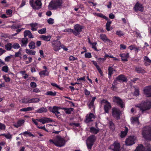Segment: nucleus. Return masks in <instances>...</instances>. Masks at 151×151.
I'll return each instance as SVG.
<instances>
[{
	"instance_id": "nucleus-1",
	"label": "nucleus",
	"mask_w": 151,
	"mask_h": 151,
	"mask_svg": "<svg viewBox=\"0 0 151 151\" xmlns=\"http://www.w3.org/2000/svg\"><path fill=\"white\" fill-rule=\"evenodd\" d=\"M63 0H52L49 4L48 8L51 10H56L61 9L63 6Z\"/></svg>"
},
{
	"instance_id": "nucleus-2",
	"label": "nucleus",
	"mask_w": 151,
	"mask_h": 151,
	"mask_svg": "<svg viewBox=\"0 0 151 151\" xmlns=\"http://www.w3.org/2000/svg\"><path fill=\"white\" fill-rule=\"evenodd\" d=\"M136 106L139 108L143 113L145 111L150 110L151 108V102L149 101H142L140 104Z\"/></svg>"
},
{
	"instance_id": "nucleus-3",
	"label": "nucleus",
	"mask_w": 151,
	"mask_h": 151,
	"mask_svg": "<svg viewBox=\"0 0 151 151\" xmlns=\"http://www.w3.org/2000/svg\"><path fill=\"white\" fill-rule=\"evenodd\" d=\"M142 134L145 139L151 140V126H147L142 128Z\"/></svg>"
},
{
	"instance_id": "nucleus-4",
	"label": "nucleus",
	"mask_w": 151,
	"mask_h": 151,
	"mask_svg": "<svg viewBox=\"0 0 151 151\" xmlns=\"http://www.w3.org/2000/svg\"><path fill=\"white\" fill-rule=\"evenodd\" d=\"M49 142H52L57 147H61L64 145L65 141L64 138L61 137L57 136L54 140L50 139Z\"/></svg>"
},
{
	"instance_id": "nucleus-5",
	"label": "nucleus",
	"mask_w": 151,
	"mask_h": 151,
	"mask_svg": "<svg viewBox=\"0 0 151 151\" xmlns=\"http://www.w3.org/2000/svg\"><path fill=\"white\" fill-rule=\"evenodd\" d=\"M29 4L33 9L38 10L42 7V4L40 0H37L34 1V0H30Z\"/></svg>"
},
{
	"instance_id": "nucleus-6",
	"label": "nucleus",
	"mask_w": 151,
	"mask_h": 151,
	"mask_svg": "<svg viewBox=\"0 0 151 151\" xmlns=\"http://www.w3.org/2000/svg\"><path fill=\"white\" fill-rule=\"evenodd\" d=\"M96 140V137L95 135H91L87 139L86 145L88 149L90 150L92 148L94 142Z\"/></svg>"
},
{
	"instance_id": "nucleus-7",
	"label": "nucleus",
	"mask_w": 151,
	"mask_h": 151,
	"mask_svg": "<svg viewBox=\"0 0 151 151\" xmlns=\"http://www.w3.org/2000/svg\"><path fill=\"white\" fill-rule=\"evenodd\" d=\"M135 151H151V145L149 143H146L144 147L142 145H140L136 148Z\"/></svg>"
},
{
	"instance_id": "nucleus-8",
	"label": "nucleus",
	"mask_w": 151,
	"mask_h": 151,
	"mask_svg": "<svg viewBox=\"0 0 151 151\" xmlns=\"http://www.w3.org/2000/svg\"><path fill=\"white\" fill-rule=\"evenodd\" d=\"M121 114V111L119 109L116 108H113L112 109V116L116 119H119Z\"/></svg>"
},
{
	"instance_id": "nucleus-9",
	"label": "nucleus",
	"mask_w": 151,
	"mask_h": 151,
	"mask_svg": "<svg viewBox=\"0 0 151 151\" xmlns=\"http://www.w3.org/2000/svg\"><path fill=\"white\" fill-rule=\"evenodd\" d=\"M83 28V26L77 24L74 26V30L73 34L76 36L79 35L81 32L82 31V29Z\"/></svg>"
},
{
	"instance_id": "nucleus-10",
	"label": "nucleus",
	"mask_w": 151,
	"mask_h": 151,
	"mask_svg": "<svg viewBox=\"0 0 151 151\" xmlns=\"http://www.w3.org/2000/svg\"><path fill=\"white\" fill-rule=\"evenodd\" d=\"M113 101L114 102L116 103L117 105L120 106L121 108H123L125 107L124 103L119 97L117 96L114 97Z\"/></svg>"
},
{
	"instance_id": "nucleus-11",
	"label": "nucleus",
	"mask_w": 151,
	"mask_h": 151,
	"mask_svg": "<svg viewBox=\"0 0 151 151\" xmlns=\"http://www.w3.org/2000/svg\"><path fill=\"white\" fill-rule=\"evenodd\" d=\"M61 42L58 40H54L52 42V46L53 50L55 51H58L60 49Z\"/></svg>"
},
{
	"instance_id": "nucleus-12",
	"label": "nucleus",
	"mask_w": 151,
	"mask_h": 151,
	"mask_svg": "<svg viewBox=\"0 0 151 151\" xmlns=\"http://www.w3.org/2000/svg\"><path fill=\"white\" fill-rule=\"evenodd\" d=\"M136 137L134 136H130L125 141L126 144L127 145H131L135 143Z\"/></svg>"
},
{
	"instance_id": "nucleus-13",
	"label": "nucleus",
	"mask_w": 151,
	"mask_h": 151,
	"mask_svg": "<svg viewBox=\"0 0 151 151\" xmlns=\"http://www.w3.org/2000/svg\"><path fill=\"white\" fill-rule=\"evenodd\" d=\"M101 104H104V109L106 113H108L109 110L111 108L110 103L107 101L103 99L101 101Z\"/></svg>"
},
{
	"instance_id": "nucleus-14",
	"label": "nucleus",
	"mask_w": 151,
	"mask_h": 151,
	"mask_svg": "<svg viewBox=\"0 0 151 151\" xmlns=\"http://www.w3.org/2000/svg\"><path fill=\"white\" fill-rule=\"evenodd\" d=\"M133 9L135 12L138 11L143 12L144 10V7L142 4L137 2L134 6Z\"/></svg>"
},
{
	"instance_id": "nucleus-15",
	"label": "nucleus",
	"mask_w": 151,
	"mask_h": 151,
	"mask_svg": "<svg viewBox=\"0 0 151 151\" xmlns=\"http://www.w3.org/2000/svg\"><path fill=\"white\" fill-rule=\"evenodd\" d=\"M109 148L111 149L114 151H120V145L119 143L114 142L109 147Z\"/></svg>"
},
{
	"instance_id": "nucleus-16",
	"label": "nucleus",
	"mask_w": 151,
	"mask_h": 151,
	"mask_svg": "<svg viewBox=\"0 0 151 151\" xmlns=\"http://www.w3.org/2000/svg\"><path fill=\"white\" fill-rule=\"evenodd\" d=\"M143 91L147 97H151V86L145 87Z\"/></svg>"
},
{
	"instance_id": "nucleus-17",
	"label": "nucleus",
	"mask_w": 151,
	"mask_h": 151,
	"mask_svg": "<svg viewBox=\"0 0 151 151\" xmlns=\"http://www.w3.org/2000/svg\"><path fill=\"white\" fill-rule=\"evenodd\" d=\"M115 81H116V82L117 81H122L123 82H127V78L123 75L121 74L119 75L116 78Z\"/></svg>"
},
{
	"instance_id": "nucleus-18",
	"label": "nucleus",
	"mask_w": 151,
	"mask_h": 151,
	"mask_svg": "<svg viewBox=\"0 0 151 151\" xmlns=\"http://www.w3.org/2000/svg\"><path fill=\"white\" fill-rule=\"evenodd\" d=\"M37 121L42 123L43 124H45L46 123L52 122V120L50 118L43 117L40 119L37 120Z\"/></svg>"
},
{
	"instance_id": "nucleus-19",
	"label": "nucleus",
	"mask_w": 151,
	"mask_h": 151,
	"mask_svg": "<svg viewBox=\"0 0 151 151\" xmlns=\"http://www.w3.org/2000/svg\"><path fill=\"white\" fill-rule=\"evenodd\" d=\"M101 39L103 41L105 42H107L109 43H112V42L106 36L105 34H103L101 35H100Z\"/></svg>"
},
{
	"instance_id": "nucleus-20",
	"label": "nucleus",
	"mask_w": 151,
	"mask_h": 151,
	"mask_svg": "<svg viewBox=\"0 0 151 151\" xmlns=\"http://www.w3.org/2000/svg\"><path fill=\"white\" fill-rule=\"evenodd\" d=\"M89 129L90 132L95 134H97L99 131V128L97 127V128H96L93 127H90Z\"/></svg>"
},
{
	"instance_id": "nucleus-21",
	"label": "nucleus",
	"mask_w": 151,
	"mask_h": 151,
	"mask_svg": "<svg viewBox=\"0 0 151 151\" xmlns=\"http://www.w3.org/2000/svg\"><path fill=\"white\" fill-rule=\"evenodd\" d=\"M131 122L132 124H136L137 125L139 124V122L138 120V117L133 116L131 119Z\"/></svg>"
},
{
	"instance_id": "nucleus-22",
	"label": "nucleus",
	"mask_w": 151,
	"mask_h": 151,
	"mask_svg": "<svg viewBox=\"0 0 151 151\" xmlns=\"http://www.w3.org/2000/svg\"><path fill=\"white\" fill-rule=\"evenodd\" d=\"M129 53H124L120 55V56L121 57L122 60L124 61H127L128 60L127 58L129 57Z\"/></svg>"
},
{
	"instance_id": "nucleus-23",
	"label": "nucleus",
	"mask_w": 151,
	"mask_h": 151,
	"mask_svg": "<svg viewBox=\"0 0 151 151\" xmlns=\"http://www.w3.org/2000/svg\"><path fill=\"white\" fill-rule=\"evenodd\" d=\"M144 64L147 66L151 63V60L147 56H145L144 57Z\"/></svg>"
},
{
	"instance_id": "nucleus-24",
	"label": "nucleus",
	"mask_w": 151,
	"mask_h": 151,
	"mask_svg": "<svg viewBox=\"0 0 151 151\" xmlns=\"http://www.w3.org/2000/svg\"><path fill=\"white\" fill-rule=\"evenodd\" d=\"M24 122V120H22L18 121L16 124H14V126L17 128L22 126Z\"/></svg>"
},
{
	"instance_id": "nucleus-25",
	"label": "nucleus",
	"mask_w": 151,
	"mask_h": 151,
	"mask_svg": "<svg viewBox=\"0 0 151 151\" xmlns=\"http://www.w3.org/2000/svg\"><path fill=\"white\" fill-rule=\"evenodd\" d=\"M24 37H26L27 36H28L30 38H32L33 37L32 36V35L31 32L29 30L25 31L24 32Z\"/></svg>"
},
{
	"instance_id": "nucleus-26",
	"label": "nucleus",
	"mask_w": 151,
	"mask_h": 151,
	"mask_svg": "<svg viewBox=\"0 0 151 151\" xmlns=\"http://www.w3.org/2000/svg\"><path fill=\"white\" fill-rule=\"evenodd\" d=\"M135 70L138 73H144L145 72L144 69L142 68L139 67H136Z\"/></svg>"
},
{
	"instance_id": "nucleus-27",
	"label": "nucleus",
	"mask_w": 151,
	"mask_h": 151,
	"mask_svg": "<svg viewBox=\"0 0 151 151\" xmlns=\"http://www.w3.org/2000/svg\"><path fill=\"white\" fill-rule=\"evenodd\" d=\"M51 36L50 35L45 36L44 35H42L40 37V38L42 39L43 40L48 41H50L51 39Z\"/></svg>"
},
{
	"instance_id": "nucleus-28",
	"label": "nucleus",
	"mask_w": 151,
	"mask_h": 151,
	"mask_svg": "<svg viewBox=\"0 0 151 151\" xmlns=\"http://www.w3.org/2000/svg\"><path fill=\"white\" fill-rule=\"evenodd\" d=\"M94 115L92 113H90L88 116L86 118V121L88 122H91L93 121L92 119H94Z\"/></svg>"
},
{
	"instance_id": "nucleus-29",
	"label": "nucleus",
	"mask_w": 151,
	"mask_h": 151,
	"mask_svg": "<svg viewBox=\"0 0 151 151\" xmlns=\"http://www.w3.org/2000/svg\"><path fill=\"white\" fill-rule=\"evenodd\" d=\"M111 23V22L109 20L106 24V29L108 31H109L112 29V28L110 27Z\"/></svg>"
},
{
	"instance_id": "nucleus-30",
	"label": "nucleus",
	"mask_w": 151,
	"mask_h": 151,
	"mask_svg": "<svg viewBox=\"0 0 151 151\" xmlns=\"http://www.w3.org/2000/svg\"><path fill=\"white\" fill-rule=\"evenodd\" d=\"M47 109L44 107H42L36 110V111L37 113H41L42 112H47Z\"/></svg>"
},
{
	"instance_id": "nucleus-31",
	"label": "nucleus",
	"mask_w": 151,
	"mask_h": 151,
	"mask_svg": "<svg viewBox=\"0 0 151 151\" xmlns=\"http://www.w3.org/2000/svg\"><path fill=\"white\" fill-rule=\"evenodd\" d=\"M128 131V128L127 127H125L124 131L121 132V137L123 138L124 137L127 135Z\"/></svg>"
},
{
	"instance_id": "nucleus-32",
	"label": "nucleus",
	"mask_w": 151,
	"mask_h": 151,
	"mask_svg": "<svg viewBox=\"0 0 151 151\" xmlns=\"http://www.w3.org/2000/svg\"><path fill=\"white\" fill-rule=\"evenodd\" d=\"M109 126L110 129L114 131L115 129L114 124L112 121H109Z\"/></svg>"
},
{
	"instance_id": "nucleus-33",
	"label": "nucleus",
	"mask_w": 151,
	"mask_h": 151,
	"mask_svg": "<svg viewBox=\"0 0 151 151\" xmlns=\"http://www.w3.org/2000/svg\"><path fill=\"white\" fill-rule=\"evenodd\" d=\"M26 52L27 53L31 55H35L36 53L35 51H33L27 49L26 50Z\"/></svg>"
},
{
	"instance_id": "nucleus-34",
	"label": "nucleus",
	"mask_w": 151,
	"mask_h": 151,
	"mask_svg": "<svg viewBox=\"0 0 151 151\" xmlns=\"http://www.w3.org/2000/svg\"><path fill=\"white\" fill-rule=\"evenodd\" d=\"M117 84V83L116 82V81L114 80L113 83L112 84V86L111 87V89L112 90L115 91L117 89V87L116 86Z\"/></svg>"
},
{
	"instance_id": "nucleus-35",
	"label": "nucleus",
	"mask_w": 151,
	"mask_h": 151,
	"mask_svg": "<svg viewBox=\"0 0 151 151\" xmlns=\"http://www.w3.org/2000/svg\"><path fill=\"white\" fill-rule=\"evenodd\" d=\"M108 75L109 77H111V76L113 74L114 71L113 68L112 67H109L108 68Z\"/></svg>"
},
{
	"instance_id": "nucleus-36",
	"label": "nucleus",
	"mask_w": 151,
	"mask_h": 151,
	"mask_svg": "<svg viewBox=\"0 0 151 151\" xmlns=\"http://www.w3.org/2000/svg\"><path fill=\"white\" fill-rule=\"evenodd\" d=\"M31 99L28 98H25L22 100V102L23 103H30Z\"/></svg>"
},
{
	"instance_id": "nucleus-37",
	"label": "nucleus",
	"mask_w": 151,
	"mask_h": 151,
	"mask_svg": "<svg viewBox=\"0 0 151 151\" xmlns=\"http://www.w3.org/2000/svg\"><path fill=\"white\" fill-rule=\"evenodd\" d=\"M40 101V99L38 98H35L31 99V103H36Z\"/></svg>"
},
{
	"instance_id": "nucleus-38",
	"label": "nucleus",
	"mask_w": 151,
	"mask_h": 151,
	"mask_svg": "<svg viewBox=\"0 0 151 151\" xmlns=\"http://www.w3.org/2000/svg\"><path fill=\"white\" fill-rule=\"evenodd\" d=\"M34 109L33 108L28 107L22 109L20 110L21 111H32Z\"/></svg>"
},
{
	"instance_id": "nucleus-39",
	"label": "nucleus",
	"mask_w": 151,
	"mask_h": 151,
	"mask_svg": "<svg viewBox=\"0 0 151 151\" xmlns=\"http://www.w3.org/2000/svg\"><path fill=\"white\" fill-rule=\"evenodd\" d=\"M63 109L65 110V111L66 113L68 114H70L71 111H73V109L72 108L68 109L65 108H63Z\"/></svg>"
},
{
	"instance_id": "nucleus-40",
	"label": "nucleus",
	"mask_w": 151,
	"mask_h": 151,
	"mask_svg": "<svg viewBox=\"0 0 151 151\" xmlns=\"http://www.w3.org/2000/svg\"><path fill=\"white\" fill-rule=\"evenodd\" d=\"M29 46L30 49H35V43L34 42H31L29 44Z\"/></svg>"
},
{
	"instance_id": "nucleus-41",
	"label": "nucleus",
	"mask_w": 151,
	"mask_h": 151,
	"mask_svg": "<svg viewBox=\"0 0 151 151\" xmlns=\"http://www.w3.org/2000/svg\"><path fill=\"white\" fill-rule=\"evenodd\" d=\"M46 94L47 95L55 96L56 94V92L55 91L53 92L52 91H48L46 92Z\"/></svg>"
},
{
	"instance_id": "nucleus-42",
	"label": "nucleus",
	"mask_w": 151,
	"mask_h": 151,
	"mask_svg": "<svg viewBox=\"0 0 151 151\" xmlns=\"http://www.w3.org/2000/svg\"><path fill=\"white\" fill-rule=\"evenodd\" d=\"M39 74L41 76H47L48 74L47 71L46 70H45L40 71Z\"/></svg>"
},
{
	"instance_id": "nucleus-43",
	"label": "nucleus",
	"mask_w": 151,
	"mask_h": 151,
	"mask_svg": "<svg viewBox=\"0 0 151 151\" xmlns=\"http://www.w3.org/2000/svg\"><path fill=\"white\" fill-rule=\"evenodd\" d=\"M12 47V45L11 43H8L5 45L6 49L8 50H10Z\"/></svg>"
},
{
	"instance_id": "nucleus-44",
	"label": "nucleus",
	"mask_w": 151,
	"mask_h": 151,
	"mask_svg": "<svg viewBox=\"0 0 151 151\" xmlns=\"http://www.w3.org/2000/svg\"><path fill=\"white\" fill-rule=\"evenodd\" d=\"M28 39L26 38H23L22 39V42L23 45H24L26 46L28 42Z\"/></svg>"
},
{
	"instance_id": "nucleus-45",
	"label": "nucleus",
	"mask_w": 151,
	"mask_h": 151,
	"mask_svg": "<svg viewBox=\"0 0 151 151\" xmlns=\"http://www.w3.org/2000/svg\"><path fill=\"white\" fill-rule=\"evenodd\" d=\"M46 29L44 28L38 31V32L40 34H44L46 33Z\"/></svg>"
},
{
	"instance_id": "nucleus-46",
	"label": "nucleus",
	"mask_w": 151,
	"mask_h": 151,
	"mask_svg": "<svg viewBox=\"0 0 151 151\" xmlns=\"http://www.w3.org/2000/svg\"><path fill=\"white\" fill-rule=\"evenodd\" d=\"M23 134L25 136H26L27 135H28L29 136H32L33 137H34V135L32 134L31 132H28L26 131L24 132Z\"/></svg>"
},
{
	"instance_id": "nucleus-47",
	"label": "nucleus",
	"mask_w": 151,
	"mask_h": 151,
	"mask_svg": "<svg viewBox=\"0 0 151 151\" xmlns=\"http://www.w3.org/2000/svg\"><path fill=\"white\" fill-rule=\"evenodd\" d=\"M12 47L15 49H17L19 48L20 46L18 43H14L12 45Z\"/></svg>"
},
{
	"instance_id": "nucleus-48",
	"label": "nucleus",
	"mask_w": 151,
	"mask_h": 151,
	"mask_svg": "<svg viewBox=\"0 0 151 151\" xmlns=\"http://www.w3.org/2000/svg\"><path fill=\"white\" fill-rule=\"evenodd\" d=\"M47 22L49 24H52L54 23V20L52 18H50L48 19Z\"/></svg>"
},
{
	"instance_id": "nucleus-49",
	"label": "nucleus",
	"mask_w": 151,
	"mask_h": 151,
	"mask_svg": "<svg viewBox=\"0 0 151 151\" xmlns=\"http://www.w3.org/2000/svg\"><path fill=\"white\" fill-rule=\"evenodd\" d=\"M2 70L7 73L8 71V68L7 66H4L2 68Z\"/></svg>"
},
{
	"instance_id": "nucleus-50",
	"label": "nucleus",
	"mask_w": 151,
	"mask_h": 151,
	"mask_svg": "<svg viewBox=\"0 0 151 151\" xmlns=\"http://www.w3.org/2000/svg\"><path fill=\"white\" fill-rule=\"evenodd\" d=\"M1 135L4 136L7 139H11L12 138L11 135L9 134H1Z\"/></svg>"
},
{
	"instance_id": "nucleus-51",
	"label": "nucleus",
	"mask_w": 151,
	"mask_h": 151,
	"mask_svg": "<svg viewBox=\"0 0 151 151\" xmlns=\"http://www.w3.org/2000/svg\"><path fill=\"white\" fill-rule=\"evenodd\" d=\"M5 125L3 124L0 123V129L1 130H5Z\"/></svg>"
},
{
	"instance_id": "nucleus-52",
	"label": "nucleus",
	"mask_w": 151,
	"mask_h": 151,
	"mask_svg": "<svg viewBox=\"0 0 151 151\" xmlns=\"http://www.w3.org/2000/svg\"><path fill=\"white\" fill-rule=\"evenodd\" d=\"M116 34L117 35L119 36H123L124 35L123 32L121 31H117L116 32Z\"/></svg>"
},
{
	"instance_id": "nucleus-53",
	"label": "nucleus",
	"mask_w": 151,
	"mask_h": 151,
	"mask_svg": "<svg viewBox=\"0 0 151 151\" xmlns=\"http://www.w3.org/2000/svg\"><path fill=\"white\" fill-rule=\"evenodd\" d=\"M50 84L52 86L56 87L57 88H58L60 89H61V90L62 89V88H61L60 87H59V86L57 84L55 83H51Z\"/></svg>"
},
{
	"instance_id": "nucleus-54",
	"label": "nucleus",
	"mask_w": 151,
	"mask_h": 151,
	"mask_svg": "<svg viewBox=\"0 0 151 151\" xmlns=\"http://www.w3.org/2000/svg\"><path fill=\"white\" fill-rule=\"evenodd\" d=\"M85 56L86 58H90L91 57V55L90 52H87L85 54Z\"/></svg>"
},
{
	"instance_id": "nucleus-55",
	"label": "nucleus",
	"mask_w": 151,
	"mask_h": 151,
	"mask_svg": "<svg viewBox=\"0 0 151 151\" xmlns=\"http://www.w3.org/2000/svg\"><path fill=\"white\" fill-rule=\"evenodd\" d=\"M3 77L6 82H9L10 81V79L9 77H7L5 76H3Z\"/></svg>"
},
{
	"instance_id": "nucleus-56",
	"label": "nucleus",
	"mask_w": 151,
	"mask_h": 151,
	"mask_svg": "<svg viewBox=\"0 0 151 151\" xmlns=\"http://www.w3.org/2000/svg\"><path fill=\"white\" fill-rule=\"evenodd\" d=\"M64 32H68L70 33H73V30L71 29H65Z\"/></svg>"
},
{
	"instance_id": "nucleus-57",
	"label": "nucleus",
	"mask_w": 151,
	"mask_h": 151,
	"mask_svg": "<svg viewBox=\"0 0 151 151\" xmlns=\"http://www.w3.org/2000/svg\"><path fill=\"white\" fill-rule=\"evenodd\" d=\"M98 61L99 63H103L104 61L106 60V58H99L98 59Z\"/></svg>"
},
{
	"instance_id": "nucleus-58",
	"label": "nucleus",
	"mask_w": 151,
	"mask_h": 151,
	"mask_svg": "<svg viewBox=\"0 0 151 151\" xmlns=\"http://www.w3.org/2000/svg\"><path fill=\"white\" fill-rule=\"evenodd\" d=\"M70 125L71 126H75L76 127H78L79 126V124L78 123H76L74 122L70 123Z\"/></svg>"
},
{
	"instance_id": "nucleus-59",
	"label": "nucleus",
	"mask_w": 151,
	"mask_h": 151,
	"mask_svg": "<svg viewBox=\"0 0 151 151\" xmlns=\"http://www.w3.org/2000/svg\"><path fill=\"white\" fill-rule=\"evenodd\" d=\"M12 56V55H11L10 56H8L7 57H6L5 59V61L6 62L9 61L10 59H11V57Z\"/></svg>"
},
{
	"instance_id": "nucleus-60",
	"label": "nucleus",
	"mask_w": 151,
	"mask_h": 151,
	"mask_svg": "<svg viewBox=\"0 0 151 151\" xmlns=\"http://www.w3.org/2000/svg\"><path fill=\"white\" fill-rule=\"evenodd\" d=\"M30 85V86L32 88H35L37 86L36 83L34 82H31Z\"/></svg>"
},
{
	"instance_id": "nucleus-61",
	"label": "nucleus",
	"mask_w": 151,
	"mask_h": 151,
	"mask_svg": "<svg viewBox=\"0 0 151 151\" xmlns=\"http://www.w3.org/2000/svg\"><path fill=\"white\" fill-rule=\"evenodd\" d=\"M30 26L32 28L35 27L38 25V24L37 23H32L29 24Z\"/></svg>"
},
{
	"instance_id": "nucleus-62",
	"label": "nucleus",
	"mask_w": 151,
	"mask_h": 151,
	"mask_svg": "<svg viewBox=\"0 0 151 151\" xmlns=\"http://www.w3.org/2000/svg\"><path fill=\"white\" fill-rule=\"evenodd\" d=\"M53 109L52 113L55 114L58 111V107L55 106H53Z\"/></svg>"
},
{
	"instance_id": "nucleus-63",
	"label": "nucleus",
	"mask_w": 151,
	"mask_h": 151,
	"mask_svg": "<svg viewBox=\"0 0 151 151\" xmlns=\"http://www.w3.org/2000/svg\"><path fill=\"white\" fill-rule=\"evenodd\" d=\"M6 13L7 15H10L12 14V11L11 9H8L6 11Z\"/></svg>"
},
{
	"instance_id": "nucleus-64",
	"label": "nucleus",
	"mask_w": 151,
	"mask_h": 151,
	"mask_svg": "<svg viewBox=\"0 0 151 151\" xmlns=\"http://www.w3.org/2000/svg\"><path fill=\"white\" fill-rule=\"evenodd\" d=\"M21 54L20 51H19L15 53L14 55L15 57H20V55Z\"/></svg>"
}]
</instances>
